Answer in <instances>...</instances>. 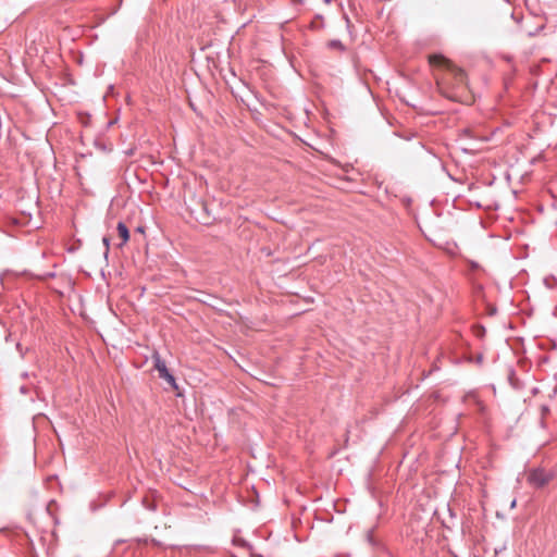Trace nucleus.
<instances>
[{
    "label": "nucleus",
    "mask_w": 557,
    "mask_h": 557,
    "mask_svg": "<svg viewBox=\"0 0 557 557\" xmlns=\"http://www.w3.org/2000/svg\"><path fill=\"white\" fill-rule=\"evenodd\" d=\"M103 244L104 246L107 247V249L109 248V238L104 237L103 238Z\"/></svg>",
    "instance_id": "6"
},
{
    "label": "nucleus",
    "mask_w": 557,
    "mask_h": 557,
    "mask_svg": "<svg viewBox=\"0 0 557 557\" xmlns=\"http://www.w3.org/2000/svg\"><path fill=\"white\" fill-rule=\"evenodd\" d=\"M116 228H117L119 236L122 239V244H121V246H122V245H124V244H126L128 242V239H129V231H128L127 226L124 223H122V222H120L117 224Z\"/></svg>",
    "instance_id": "4"
},
{
    "label": "nucleus",
    "mask_w": 557,
    "mask_h": 557,
    "mask_svg": "<svg viewBox=\"0 0 557 557\" xmlns=\"http://www.w3.org/2000/svg\"><path fill=\"white\" fill-rule=\"evenodd\" d=\"M553 474L543 469L532 470L529 474L528 481L536 487H543L550 482Z\"/></svg>",
    "instance_id": "3"
},
{
    "label": "nucleus",
    "mask_w": 557,
    "mask_h": 557,
    "mask_svg": "<svg viewBox=\"0 0 557 557\" xmlns=\"http://www.w3.org/2000/svg\"><path fill=\"white\" fill-rule=\"evenodd\" d=\"M429 62L432 66L443 69L445 71V75L441 78V83L437 82L440 86L454 82L457 90L447 91L442 89L443 95L451 100L466 101L467 99H463L462 92H459L465 91L467 87V76L463 70L456 66L450 60L446 59L442 54L430 55Z\"/></svg>",
    "instance_id": "1"
},
{
    "label": "nucleus",
    "mask_w": 557,
    "mask_h": 557,
    "mask_svg": "<svg viewBox=\"0 0 557 557\" xmlns=\"http://www.w3.org/2000/svg\"><path fill=\"white\" fill-rule=\"evenodd\" d=\"M462 132L466 136L478 137L476 135L472 134V129L470 128H465Z\"/></svg>",
    "instance_id": "5"
},
{
    "label": "nucleus",
    "mask_w": 557,
    "mask_h": 557,
    "mask_svg": "<svg viewBox=\"0 0 557 557\" xmlns=\"http://www.w3.org/2000/svg\"><path fill=\"white\" fill-rule=\"evenodd\" d=\"M151 358L153 361V368L158 371L159 376L165 380L173 389H178L175 377L169 372L165 361L162 360L160 354L158 351H153Z\"/></svg>",
    "instance_id": "2"
}]
</instances>
